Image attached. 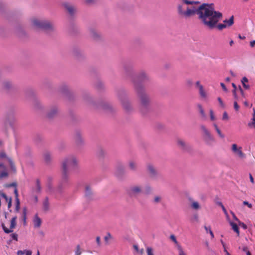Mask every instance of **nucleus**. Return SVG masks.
<instances>
[{
  "instance_id": "f257e3e1",
  "label": "nucleus",
  "mask_w": 255,
  "mask_h": 255,
  "mask_svg": "<svg viewBox=\"0 0 255 255\" xmlns=\"http://www.w3.org/2000/svg\"><path fill=\"white\" fill-rule=\"evenodd\" d=\"M206 5L201 16V23L210 30L216 28L222 30L227 27L224 23H218L223 18L222 13L215 10L213 3H207Z\"/></svg>"
},
{
  "instance_id": "f03ea898",
  "label": "nucleus",
  "mask_w": 255,
  "mask_h": 255,
  "mask_svg": "<svg viewBox=\"0 0 255 255\" xmlns=\"http://www.w3.org/2000/svg\"><path fill=\"white\" fill-rule=\"evenodd\" d=\"M77 166V161L74 156L69 155L63 159L61 162V179L58 185L59 192L69 186V172L75 170Z\"/></svg>"
},
{
  "instance_id": "7ed1b4c3",
  "label": "nucleus",
  "mask_w": 255,
  "mask_h": 255,
  "mask_svg": "<svg viewBox=\"0 0 255 255\" xmlns=\"http://www.w3.org/2000/svg\"><path fill=\"white\" fill-rule=\"evenodd\" d=\"M124 75L126 78H129L131 80L134 88V82L141 83L143 85V83H150L151 78L148 73L144 70L140 71L136 75L134 74L133 64L130 61H127L123 64Z\"/></svg>"
},
{
  "instance_id": "20e7f679",
  "label": "nucleus",
  "mask_w": 255,
  "mask_h": 255,
  "mask_svg": "<svg viewBox=\"0 0 255 255\" xmlns=\"http://www.w3.org/2000/svg\"><path fill=\"white\" fill-rule=\"evenodd\" d=\"M134 83V90L139 99L140 111L142 115H146L150 111L151 99L146 93L144 85L135 82Z\"/></svg>"
},
{
  "instance_id": "39448f33",
  "label": "nucleus",
  "mask_w": 255,
  "mask_h": 255,
  "mask_svg": "<svg viewBox=\"0 0 255 255\" xmlns=\"http://www.w3.org/2000/svg\"><path fill=\"white\" fill-rule=\"evenodd\" d=\"M207 3H203L198 7L193 6L192 8L187 7L186 10L183 9V5H179L177 7L178 13L179 15L184 16L185 17H189L192 15L197 14L198 15V19L200 20L202 14L205 9Z\"/></svg>"
},
{
  "instance_id": "423d86ee",
  "label": "nucleus",
  "mask_w": 255,
  "mask_h": 255,
  "mask_svg": "<svg viewBox=\"0 0 255 255\" xmlns=\"http://www.w3.org/2000/svg\"><path fill=\"white\" fill-rule=\"evenodd\" d=\"M116 94L125 112L128 114L133 113L134 108L128 97V94L125 89L122 88L117 89Z\"/></svg>"
},
{
  "instance_id": "0eeeda50",
  "label": "nucleus",
  "mask_w": 255,
  "mask_h": 255,
  "mask_svg": "<svg viewBox=\"0 0 255 255\" xmlns=\"http://www.w3.org/2000/svg\"><path fill=\"white\" fill-rule=\"evenodd\" d=\"M83 97L86 103L94 109L102 108L111 113H114L116 111V109L107 102L102 101L99 104H97L88 93H85Z\"/></svg>"
},
{
  "instance_id": "6e6552de",
  "label": "nucleus",
  "mask_w": 255,
  "mask_h": 255,
  "mask_svg": "<svg viewBox=\"0 0 255 255\" xmlns=\"http://www.w3.org/2000/svg\"><path fill=\"white\" fill-rule=\"evenodd\" d=\"M32 24L36 28L47 32H51L55 30L54 24L47 20L34 19L32 20Z\"/></svg>"
},
{
  "instance_id": "1a4fd4ad",
  "label": "nucleus",
  "mask_w": 255,
  "mask_h": 255,
  "mask_svg": "<svg viewBox=\"0 0 255 255\" xmlns=\"http://www.w3.org/2000/svg\"><path fill=\"white\" fill-rule=\"evenodd\" d=\"M127 194L130 198H136L139 195L143 194L142 187L140 185H132L126 189Z\"/></svg>"
},
{
  "instance_id": "9d476101",
  "label": "nucleus",
  "mask_w": 255,
  "mask_h": 255,
  "mask_svg": "<svg viewBox=\"0 0 255 255\" xmlns=\"http://www.w3.org/2000/svg\"><path fill=\"white\" fill-rule=\"evenodd\" d=\"M59 92L62 93L66 98L72 100L74 98V94L66 83H62L59 88Z\"/></svg>"
},
{
  "instance_id": "9b49d317",
  "label": "nucleus",
  "mask_w": 255,
  "mask_h": 255,
  "mask_svg": "<svg viewBox=\"0 0 255 255\" xmlns=\"http://www.w3.org/2000/svg\"><path fill=\"white\" fill-rule=\"evenodd\" d=\"M59 112V108L57 105H52L49 107L46 112V118L52 120L56 118Z\"/></svg>"
},
{
  "instance_id": "f8f14e48",
  "label": "nucleus",
  "mask_w": 255,
  "mask_h": 255,
  "mask_svg": "<svg viewBox=\"0 0 255 255\" xmlns=\"http://www.w3.org/2000/svg\"><path fill=\"white\" fill-rule=\"evenodd\" d=\"M15 122V119L14 117V113L12 111L9 112L7 114L3 123V128L5 132L7 130V125H9L11 128H13Z\"/></svg>"
},
{
  "instance_id": "ddd939ff",
  "label": "nucleus",
  "mask_w": 255,
  "mask_h": 255,
  "mask_svg": "<svg viewBox=\"0 0 255 255\" xmlns=\"http://www.w3.org/2000/svg\"><path fill=\"white\" fill-rule=\"evenodd\" d=\"M200 128L204 132L205 142L208 145H211L215 141L214 138L204 125H201Z\"/></svg>"
},
{
  "instance_id": "4468645a",
  "label": "nucleus",
  "mask_w": 255,
  "mask_h": 255,
  "mask_svg": "<svg viewBox=\"0 0 255 255\" xmlns=\"http://www.w3.org/2000/svg\"><path fill=\"white\" fill-rule=\"evenodd\" d=\"M126 174V170L124 166L121 163H119L116 167L115 172V176L119 179L122 180Z\"/></svg>"
},
{
  "instance_id": "2eb2a0df",
  "label": "nucleus",
  "mask_w": 255,
  "mask_h": 255,
  "mask_svg": "<svg viewBox=\"0 0 255 255\" xmlns=\"http://www.w3.org/2000/svg\"><path fill=\"white\" fill-rule=\"evenodd\" d=\"M74 140L77 146L81 147L84 145V140L82 137V134L80 130H76L74 134Z\"/></svg>"
},
{
  "instance_id": "dca6fc26",
  "label": "nucleus",
  "mask_w": 255,
  "mask_h": 255,
  "mask_svg": "<svg viewBox=\"0 0 255 255\" xmlns=\"http://www.w3.org/2000/svg\"><path fill=\"white\" fill-rule=\"evenodd\" d=\"M84 193L85 197L87 201H91L94 200V193L90 185H85Z\"/></svg>"
},
{
  "instance_id": "f3484780",
  "label": "nucleus",
  "mask_w": 255,
  "mask_h": 255,
  "mask_svg": "<svg viewBox=\"0 0 255 255\" xmlns=\"http://www.w3.org/2000/svg\"><path fill=\"white\" fill-rule=\"evenodd\" d=\"M177 145L181 149L185 151L190 152L192 150L191 146L181 139H177Z\"/></svg>"
},
{
  "instance_id": "a211bd4d",
  "label": "nucleus",
  "mask_w": 255,
  "mask_h": 255,
  "mask_svg": "<svg viewBox=\"0 0 255 255\" xmlns=\"http://www.w3.org/2000/svg\"><path fill=\"white\" fill-rule=\"evenodd\" d=\"M90 33L91 37L95 41H99L102 39V35L96 29L91 28L90 29Z\"/></svg>"
},
{
  "instance_id": "6ab92c4d",
  "label": "nucleus",
  "mask_w": 255,
  "mask_h": 255,
  "mask_svg": "<svg viewBox=\"0 0 255 255\" xmlns=\"http://www.w3.org/2000/svg\"><path fill=\"white\" fill-rule=\"evenodd\" d=\"M72 53L75 57L79 60H81L85 57L84 52L78 48H74Z\"/></svg>"
},
{
  "instance_id": "aec40b11",
  "label": "nucleus",
  "mask_w": 255,
  "mask_h": 255,
  "mask_svg": "<svg viewBox=\"0 0 255 255\" xmlns=\"http://www.w3.org/2000/svg\"><path fill=\"white\" fill-rule=\"evenodd\" d=\"M147 170L150 176L152 178H156L158 176V172L156 168L151 164L147 165Z\"/></svg>"
},
{
  "instance_id": "412c9836",
  "label": "nucleus",
  "mask_w": 255,
  "mask_h": 255,
  "mask_svg": "<svg viewBox=\"0 0 255 255\" xmlns=\"http://www.w3.org/2000/svg\"><path fill=\"white\" fill-rule=\"evenodd\" d=\"M2 88L4 90L9 92L14 89V86L11 82L9 81H4L2 84Z\"/></svg>"
},
{
  "instance_id": "4be33fe9",
  "label": "nucleus",
  "mask_w": 255,
  "mask_h": 255,
  "mask_svg": "<svg viewBox=\"0 0 255 255\" xmlns=\"http://www.w3.org/2000/svg\"><path fill=\"white\" fill-rule=\"evenodd\" d=\"M232 149L233 151L237 154L240 158H244L245 157V154L242 152L241 147L238 148L236 144L232 145Z\"/></svg>"
},
{
  "instance_id": "5701e85b",
  "label": "nucleus",
  "mask_w": 255,
  "mask_h": 255,
  "mask_svg": "<svg viewBox=\"0 0 255 255\" xmlns=\"http://www.w3.org/2000/svg\"><path fill=\"white\" fill-rule=\"evenodd\" d=\"M50 203L48 197H46L42 202V210L44 212L47 213L50 210Z\"/></svg>"
},
{
  "instance_id": "b1692460",
  "label": "nucleus",
  "mask_w": 255,
  "mask_h": 255,
  "mask_svg": "<svg viewBox=\"0 0 255 255\" xmlns=\"http://www.w3.org/2000/svg\"><path fill=\"white\" fill-rule=\"evenodd\" d=\"M63 6L67 10L70 15H73L74 14L75 8L73 5L65 2L63 3Z\"/></svg>"
},
{
  "instance_id": "393cba45",
  "label": "nucleus",
  "mask_w": 255,
  "mask_h": 255,
  "mask_svg": "<svg viewBox=\"0 0 255 255\" xmlns=\"http://www.w3.org/2000/svg\"><path fill=\"white\" fill-rule=\"evenodd\" d=\"M33 222L34 228H38L41 226L42 221L41 219L38 217L37 214L35 215Z\"/></svg>"
},
{
  "instance_id": "a878e982",
  "label": "nucleus",
  "mask_w": 255,
  "mask_h": 255,
  "mask_svg": "<svg viewBox=\"0 0 255 255\" xmlns=\"http://www.w3.org/2000/svg\"><path fill=\"white\" fill-rule=\"evenodd\" d=\"M43 157L44 161L47 164H49L51 162L52 159V155L50 152L46 151L43 154Z\"/></svg>"
},
{
  "instance_id": "bb28decb",
  "label": "nucleus",
  "mask_w": 255,
  "mask_h": 255,
  "mask_svg": "<svg viewBox=\"0 0 255 255\" xmlns=\"http://www.w3.org/2000/svg\"><path fill=\"white\" fill-rule=\"evenodd\" d=\"M223 22L227 27L232 26L234 23V17L233 15L231 16L229 19H225Z\"/></svg>"
},
{
  "instance_id": "cd10ccee",
  "label": "nucleus",
  "mask_w": 255,
  "mask_h": 255,
  "mask_svg": "<svg viewBox=\"0 0 255 255\" xmlns=\"http://www.w3.org/2000/svg\"><path fill=\"white\" fill-rule=\"evenodd\" d=\"M151 202L154 205L160 204L162 202V197L160 195H155Z\"/></svg>"
},
{
  "instance_id": "c85d7f7f",
  "label": "nucleus",
  "mask_w": 255,
  "mask_h": 255,
  "mask_svg": "<svg viewBox=\"0 0 255 255\" xmlns=\"http://www.w3.org/2000/svg\"><path fill=\"white\" fill-rule=\"evenodd\" d=\"M106 154V151L102 148H99L97 152V155L99 158H103Z\"/></svg>"
},
{
  "instance_id": "c756f323",
  "label": "nucleus",
  "mask_w": 255,
  "mask_h": 255,
  "mask_svg": "<svg viewBox=\"0 0 255 255\" xmlns=\"http://www.w3.org/2000/svg\"><path fill=\"white\" fill-rule=\"evenodd\" d=\"M0 168H2L4 171L0 173V179L8 176V173L5 171V167L2 163H0Z\"/></svg>"
},
{
  "instance_id": "7c9ffc66",
  "label": "nucleus",
  "mask_w": 255,
  "mask_h": 255,
  "mask_svg": "<svg viewBox=\"0 0 255 255\" xmlns=\"http://www.w3.org/2000/svg\"><path fill=\"white\" fill-rule=\"evenodd\" d=\"M229 223L230 225L232 226V229L237 234L238 236H239L240 235V231L237 224L231 221H229Z\"/></svg>"
},
{
  "instance_id": "2f4dec72",
  "label": "nucleus",
  "mask_w": 255,
  "mask_h": 255,
  "mask_svg": "<svg viewBox=\"0 0 255 255\" xmlns=\"http://www.w3.org/2000/svg\"><path fill=\"white\" fill-rule=\"evenodd\" d=\"M197 107L199 109V113L201 115V116L202 119H206V115L205 113L204 110L202 106V105L200 104L197 105Z\"/></svg>"
},
{
  "instance_id": "473e14b6",
  "label": "nucleus",
  "mask_w": 255,
  "mask_h": 255,
  "mask_svg": "<svg viewBox=\"0 0 255 255\" xmlns=\"http://www.w3.org/2000/svg\"><path fill=\"white\" fill-rule=\"evenodd\" d=\"M16 219H17L16 216H14L12 218V219H11V221H10V227L8 229L9 230H13V229L15 228V227L16 226Z\"/></svg>"
},
{
  "instance_id": "72a5a7b5",
  "label": "nucleus",
  "mask_w": 255,
  "mask_h": 255,
  "mask_svg": "<svg viewBox=\"0 0 255 255\" xmlns=\"http://www.w3.org/2000/svg\"><path fill=\"white\" fill-rule=\"evenodd\" d=\"M129 168L132 171H136L137 170L136 164L133 161H130L129 162Z\"/></svg>"
},
{
  "instance_id": "f704fd0d",
  "label": "nucleus",
  "mask_w": 255,
  "mask_h": 255,
  "mask_svg": "<svg viewBox=\"0 0 255 255\" xmlns=\"http://www.w3.org/2000/svg\"><path fill=\"white\" fill-rule=\"evenodd\" d=\"M95 87L97 89L99 90H102L104 89L105 87L104 83L101 81L100 80H98L95 83Z\"/></svg>"
},
{
  "instance_id": "c9c22d12",
  "label": "nucleus",
  "mask_w": 255,
  "mask_h": 255,
  "mask_svg": "<svg viewBox=\"0 0 255 255\" xmlns=\"http://www.w3.org/2000/svg\"><path fill=\"white\" fill-rule=\"evenodd\" d=\"M152 192V188L150 185H146L145 187L144 191H143V194L145 195H149Z\"/></svg>"
},
{
  "instance_id": "e433bc0d",
  "label": "nucleus",
  "mask_w": 255,
  "mask_h": 255,
  "mask_svg": "<svg viewBox=\"0 0 255 255\" xmlns=\"http://www.w3.org/2000/svg\"><path fill=\"white\" fill-rule=\"evenodd\" d=\"M41 185H40V180L38 179H37L36 180V188H35V192H36L37 193H39L41 192Z\"/></svg>"
},
{
  "instance_id": "4c0bfd02",
  "label": "nucleus",
  "mask_w": 255,
  "mask_h": 255,
  "mask_svg": "<svg viewBox=\"0 0 255 255\" xmlns=\"http://www.w3.org/2000/svg\"><path fill=\"white\" fill-rule=\"evenodd\" d=\"M199 94L200 96L203 98H206L207 97V95L205 91L204 90V88L203 86H200L199 88Z\"/></svg>"
},
{
  "instance_id": "58836bf2",
  "label": "nucleus",
  "mask_w": 255,
  "mask_h": 255,
  "mask_svg": "<svg viewBox=\"0 0 255 255\" xmlns=\"http://www.w3.org/2000/svg\"><path fill=\"white\" fill-rule=\"evenodd\" d=\"M26 214H27V208L24 207L22 209V218L24 223V225L26 224Z\"/></svg>"
},
{
  "instance_id": "ea45409f",
  "label": "nucleus",
  "mask_w": 255,
  "mask_h": 255,
  "mask_svg": "<svg viewBox=\"0 0 255 255\" xmlns=\"http://www.w3.org/2000/svg\"><path fill=\"white\" fill-rule=\"evenodd\" d=\"M1 226L2 228V230H3L4 232L6 234H9L10 233H12L13 232L12 230H9L8 228H7L4 224L2 223L1 224Z\"/></svg>"
},
{
  "instance_id": "a19ab883",
  "label": "nucleus",
  "mask_w": 255,
  "mask_h": 255,
  "mask_svg": "<svg viewBox=\"0 0 255 255\" xmlns=\"http://www.w3.org/2000/svg\"><path fill=\"white\" fill-rule=\"evenodd\" d=\"M8 161L11 169L13 171H15L16 168L12 160L10 158H8Z\"/></svg>"
},
{
  "instance_id": "79ce46f5",
  "label": "nucleus",
  "mask_w": 255,
  "mask_h": 255,
  "mask_svg": "<svg viewBox=\"0 0 255 255\" xmlns=\"http://www.w3.org/2000/svg\"><path fill=\"white\" fill-rule=\"evenodd\" d=\"M204 229H205L207 233H209L211 236L212 238H213L214 237V234L211 230L210 227H207L206 226H204Z\"/></svg>"
},
{
  "instance_id": "37998d69",
  "label": "nucleus",
  "mask_w": 255,
  "mask_h": 255,
  "mask_svg": "<svg viewBox=\"0 0 255 255\" xmlns=\"http://www.w3.org/2000/svg\"><path fill=\"white\" fill-rule=\"evenodd\" d=\"M191 207L193 209L195 210H198L200 209V206L199 204L197 202H193L191 205Z\"/></svg>"
},
{
  "instance_id": "c03bdc74",
  "label": "nucleus",
  "mask_w": 255,
  "mask_h": 255,
  "mask_svg": "<svg viewBox=\"0 0 255 255\" xmlns=\"http://www.w3.org/2000/svg\"><path fill=\"white\" fill-rule=\"evenodd\" d=\"M170 239L176 244L177 249L178 248V246H180L178 242H177L176 237L174 235H171L170 237Z\"/></svg>"
},
{
  "instance_id": "a18cd8bd",
  "label": "nucleus",
  "mask_w": 255,
  "mask_h": 255,
  "mask_svg": "<svg viewBox=\"0 0 255 255\" xmlns=\"http://www.w3.org/2000/svg\"><path fill=\"white\" fill-rule=\"evenodd\" d=\"M82 251H81L80 246L79 245L76 246V250L75 252V255H81Z\"/></svg>"
},
{
  "instance_id": "49530a36",
  "label": "nucleus",
  "mask_w": 255,
  "mask_h": 255,
  "mask_svg": "<svg viewBox=\"0 0 255 255\" xmlns=\"http://www.w3.org/2000/svg\"><path fill=\"white\" fill-rule=\"evenodd\" d=\"M184 2L187 4H199L200 2L198 1H190L188 0H184Z\"/></svg>"
},
{
  "instance_id": "de8ad7c7",
  "label": "nucleus",
  "mask_w": 255,
  "mask_h": 255,
  "mask_svg": "<svg viewBox=\"0 0 255 255\" xmlns=\"http://www.w3.org/2000/svg\"><path fill=\"white\" fill-rule=\"evenodd\" d=\"M15 212L18 213L20 209V201H15Z\"/></svg>"
},
{
  "instance_id": "09e8293b",
  "label": "nucleus",
  "mask_w": 255,
  "mask_h": 255,
  "mask_svg": "<svg viewBox=\"0 0 255 255\" xmlns=\"http://www.w3.org/2000/svg\"><path fill=\"white\" fill-rule=\"evenodd\" d=\"M10 237L12 240L18 241V235L16 233H12L10 235Z\"/></svg>"
},
{
  "instance_id": "8fccbe9b",
  "label": "nucleus",
  "mask_w": 255,
  "mask_h": 255,
  "mask_svg": "<svg viewBox=\"0 0 255 255\" xmlns=\"http://www.w3.org/2000/svg\"><path fill=\"white\" fill-rule=\"evenodd\" d=\"M147 255H154L152 249L150 247H147L146 249Z\"/></svg>"
},
{
  "instance_id": "3c124183",
  "label": "nucleus",
  "mask_w": 255,
  "mask_h": 255,
  "mask_svg": "<svg viewBox=\"0 0 255 255\" xmlns=\"http://www.w3.org/2000/svg\"><path fill=\"white\" fill-rule=\"evenodd\" d=\"M14 195H15V201H19V199L18 198V190L16 188H15L14 189Z\"/></svg>"
},
{
  "instance_id": "603ef678",
  "label": "nucleus",
  "mask_w": 255,
  "mask_h": 255,
  "mask_svg": "<svg viewBox=\"0 0 255 255\" xmlns=\"http://www.w3.org/2000/svg\"><path fill=\"white\" fill-rule=\"evenodd\" d=\"M179 251V255H186L181 247V246H178V248L177 249Z\"/></svg>"
},
{
  "instance_id": "864d4df0",
  "label": "nucleus",
  "mask_w": 255,
  "mask_h": 255,
  "mask_svg": "<svg viewBox=\"0 0 255 255\" xmlns=\"http://www.w3.org/2000/svg\"><path fill=\"white\" fill-rule=\"evenodd\" d=\"M252 125H254L255 127V110H254V113L253 115V122L252 123H249L248 126L251 127Z\"/></svg>"
},
{
  "instance_id": "5fc2aeb1",
  "label": "nucleus",
  "mask_w": 255,
  "mask_h": 255,
  "mask_svg": "<svg viewBox=\"0 0 255 255\" xmlns=\"http://www.w3.org/2000/svg\"><path fill=\"white\" fill-rule=\"evenodd\" d=\"M230 213L232 214L233 219L238 223L240 221L236 217L235 214L232 211H230Z\"/></svg>"
},
{
  "instance_id": "6e6d98bb",
  "label": "nucleus",
  "mask_w": 255,
  "mask_h": 255,
  "mask_svg": "<svg viewBox=\"0 0 255 255\" xmlns=\"http://www.w3.org/2000/svg\"><path fill=\"white\" fill-rule=\"evenodd\" d=\"M112 238V236L110 233H108L107 235L104 237L105 242H108V240Z\"/></svg>"
},
{
  "instance_id": "4d7b16f0",
  "label": "nucleus",
  "mask_w": 255,
  "mask_h": 255,
  "mask_svg": "<svg viewBox=\"0 0 255 255\" xmlns=\"http://www.w3.org/2000/svg\"><path fill=\"white\" fill-rule=\"evenodd\" d=\"M238 224L239 226H240L241 227H242L244 229L246 230L247 229V226L243 222L240 221Z\"/></svg>"
},
{
  "instance_id": "13d9d810",
  "label": "nucleus",
  "mask_w": 255,
  "mask_h": 255,
  "mask_svg": "<svg viewBox=\"0 0 255 255\" xmlns=\"http://www.w3.org/2000/svg\"><path fill=\"white\" fill-rule=\"evenodd\" d=\"M210 119L212 121H214L215 120V117L214 115V112L212 110H210Z\"/></svg>"
},
{
  "instance_id": "bf43d9fd",
  "label": "nucleus",
  "mask_w": 255,
  "mask_h": 255,
  "mask_svg": "<svg viewBox=\"0 0 255 255\" xmlns=\"http://www.w3.org/2000/svg\"><path fill=\"white\" fill-rule=\"evenodd\" d=\"M216 131L218 133L219 136L222 138H224L225 137V135L224 134H223L222 132H221V131L220 129H217V130H216Z\"/></svg>"
},
{
  "instance_id": "052dcab7",
  "label": "nucleus",
  "mask_w": 255,
  "mask_h": 255,
  "mask_svg": "<svg viewBox=\"0 0 255 255\" xmlns=\"http://www.w3.org/2000/svg\"><path fill=\"white\" fill-rule=\"evenodd\" d=\"M217 99H218V102H219V103H220V106H221L222 108H225V105L224 103H223V101H222V99H221L220 97H218Z\"/></svg>"
},
{
  "instance_id": "680f3d73",
  "label": "nucleus",
  "mask_w": 255,
  "mask_h": 255,
  "mask_svg": "<svg viewBox=\"0 0 255 255\" xmlns=\"http://www.w3.org/2000/svg\"><path fill=\"white\" fill-rule=\"evenodd\" d=\"M234 108L236 111H238L240 109V106L236 101H235L234 103Z\"/></svg>"
},
{
  "instance_id": "e2e57ef3",
  "label": "nucleus",
  "mask_w": 255,
  "mask_h": 255,
  "mask_svg": "<svg viewBox=\"0 0 255 255\" xmlns=\"http://www.w3.org/2000/svg\"><path fill=\"white\" fill-rule=\"evenodd\" d=\"M228 119H229V117H228L227 113L226 112H224L223 113V115L222 120H228Z\"/></svg>"
},
{
  "instance_id": "0e129e2a",
  "label": "nucleus",
  "mask_w": 255,
  "mask_h": 255,
  "mask_svg": "<svg viewBox=\"0 0 255 255\" xmlns=\"http://www.w3.org/2000/svg\"><path fill=\"white\" fill-rule=\"evenodd\" d=\"M243 204L244 205H247L249 208H251L252 207V205L249 203V202L247 201H245L243 202Z\"/></svg>"
},
{
  "instance_id": "69168bd1",
  "label": "nucleus",
  "mask_w": 255,
  "mask_h": 255,
  "mask_svg": "<svg viewBox=\"0 0 255 255\" xmlns=\"http://www.w3.org/2000/svg\"><path fill=\"white\" fill-rule=\"evenodd\" d=\"M220 85H221V86L222 87V89H223V90L225 92H227L228 91L227 88H226L225 85L223 83H221Z\"/></svg>"
},
{
  "instance_id": "338daca9",
  "label": "nucleus",
  "mask_w": 255,
  "mask_h": 255,
  "mask_svg": "<svg viewBox=\"0 0 255 255\" xmlns=\"http://www.w3.org/2000/svg\"><path fill=\"white\" fill-rule=\"evenodd\" d=\"M241 82L242 84H244V83H245L246 82H248V79L247 77H244L242 78Z\"/></svg>"
},
{
  "instance_id": "774afa93",
  "label": "nucleus",
  "mask_w": 255,
  "mask_h": 255,
  "mask_svg": "<svg viewBox=\"0 0 255 255\" xmlns=\"http://www.w3.org/2000/svg\"><path fill=\"white\" fill-rule=\"evenodd\" d=\"M96 242L98 245V246H100L101 245V241H100V237L98 236L96 237Z\"/></svg>"
}]
</instances>
